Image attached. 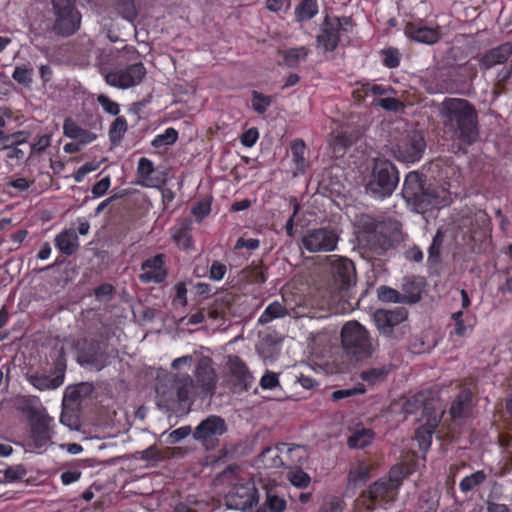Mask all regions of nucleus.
Listing matches in <instances>:
<instances>
[{"label": "nucleus", "instance_id": "39", "mask_svg": "<svg viewBox=\"0 0 512 512\" xmlns=\"http://www.w3.org/2000/svg\"><path fill=\"white\" fill-rule=\"evenodd\" d=\"M487 479V476L484 471L478 470L474 473H472L469 476H466L462 479V481L459 484L460 490L463 493H468L484 483Z\"/></svg>", "mask_w": 512, "mask_h": 512}, {"label": "nucleus", "instance_id": "54", "mask_svg": "<svg viewBox=\"0 0 512 512\" xmlns=\"http://www.w3.org/2000/svg\"><path fill=\"white\" fill-rule=\"evenodd\" d=\"M365 392V388L362 384H359L356 387L348 388V389H340L336 390L332 393L331 398L334 401H339L345 398H349L355 395L363 394Z\"/></svg>", "mask_w": 512, "mask_h": 512}, {"label": "nucleus", "instance_id": "12", "mask_svg": "<svg viewBox=\"0 0 512 512\" xmlns=\"http://www.w3.org/2000/svg\"><path fill=\"white\" fill-rule=\"evenodd\" d=\"M352 27V21L349 17H325L321 25V33L317 36V42L326 51H333L336 49L341 32L348 30Z\"/></svg>", "mask_w": 512, "mask_h": 512}, {"label": "nucleus", "instance_id": "1", "mask_svg": "<svg viewBox=\"0 0 512 512\" xmlns=\"http://www.w3.org/2000/svg\"><path fill=\"white\" fill-rule=\"evenodd\" d=\"M438 114L446 136L465 145L479 138V118L475 106L463 98H445L438 106Z\"/></svg>", "mask_w": 512, "mask_h": 512}, {"label": "nucleus", "instance_id": "9", "mask_svg": "<svg viewBox=\"0 0 512 512\" xmlns=\"http://www.w3.org/2000/svg\"><path fill=\"white\" fill-rule=\"evenodd\" d=\"M338 242L337 230L324 226L308 229L301 238V248L309 253H328L336 250Z\"/></svg>", "mask_w": 512, "mask_h": 512}, {"label": "nucleus", "instance_id": "49", "mask_svg": "<svg viewBox=\"0 0 512 512\" xmlns=\"http://www.w3.org/2000/svg\"><path fill=\"white\" fill-rule=\"evenodd\" d=\"M118 10L123 18L130 22H133L137 17V9L133 0H120Z\"/></svg>", "mask_w": 512, "mask_h": 512}, {"label": "nucleus", "instance_id": "15", "mask_svg": "<svg viewBox=\"0 0 512 512\" xmlns=\"http://www.w3.org/2000/svg\"><path fill=\"white\" fill-rule=\"evenodd\" d=\"M407 316L408 313L404 308L377 309L373 314V320L380 334L392 337L394 329L404 322Z\"/></svg>", "mask_w": 512, "mask_h": 512}, {"label": "nucleus", "instance_id": "8", "mask_svg": "<svg viewBox=\"0 0 512 512\" xmlns=\"http://www.w3.org/2000/svg\"><path fill=\"white\" fill-rule=\"evenodd\" d=\"M393 473L394 472H391V474ZM399 485V478H393L392 475H390L388 479H379L361 494V502L366 505L368 509H375L377 507L385 508L388 503L395 500L396 490Z\"/></svg>", "mask_w": 512, "mask_h": 512}, {"label": "nucleus", "instance_id": "51", "mask_svg": "<svg viewBox=\"0 0 512 512\" xmlns=\"http://www.w3.org/2000/svg\"><path fill=\"white\" fill-rule=\"evenodd\" d=\"M271 104V98L257 91L252 92V107L259 113L264 114Z\"/></svg>", "mask_w": 512, "mask_h": 512}, {"label": "nucleus", "instance_id": "50", "mask_svg": "<svg viewBox=\"0 0 512 512\" xmlns=\"http://www.w3.org/2000/svg\"><path fill=\"white\" fill-rule=\"evenodd\" d=\"M386 374L387 371L383 368H371L362 371L360 374V378L369 384H375L377 382L384 380Z\"/></svg>", "mask_w": 512, "mask_h": 512}, {"label": "nucleus", "instance_id": "53", "mask_svg": "<svg viewBox=\"0 0 512 512\" xmlns=\"http://www.w3.org/2000/svg\"><path fill=\"white\" fill-rule=\"evenodd\" d=\"M190 234L188 226H181L175 229L173 233V239L177 243L178 246L187 249L190 246Z\"/></svg>", "mask_w": 512, "mask_h": 512}, {"label": "nucleus", "instance_id": "47", "mask_svg": "<svg viewBox=\"0 0 512 512\" xmlns=\"http://www.w3.org/2000/svg\"><path fill=\"white\" fill-rule=\"evenodd\" d=\"M389 89H385L380 85L366 83L363 84L360 88L354 91L355 97L360 100L362 98L367 97L368 95H384L388 92Z\"/></svg>", "mask_w": 512, "mask_h": 512}, {"label": "nucleus", "instance_id": "36", "mask_svg": "<svg viewBox=\"0 0 512 512\" xmlns=\"http://www.w3.org/2000/svg\"><path fill=\"white\" fill-rule=\"evenodd\" d=\"M318 13L316 0H302L295 9L296 19L299 22L307 21Z\"/></svg>", "mask_w": 512, "mask_h": 512}, {"label": "nucleus", "instance_id": "45", "mask_svg": "<svg viewBox=\"0 0 512 512\" xmlns=\"http://www.w3.org/2000/svg\"><path fill=\"white\" fill-rule=\"evenodd\" d=\"M356 140V137L348 132H337L333 136V140L331 142V145L333 146L334 152H341L344 149H346L348 146H351L354 141Z\"/></svg>", "mask_w": 512, "mask_h": 512}, {"label": "nucleus", "instance_id": "32", "mask_svg": "<svg viewBox=\"0 0 512 512\" xmlns=\"http://www.w3.org/2000/svg\"><path fill=\"white\" fill-rule=\"evenodd\" d=\"M154 172V165L151 160L146 157L139 159L137 174L140 178L138 184L143 187H154L156 184L153 182L151 175Z\"/></svg>", "mask_w": 512, "mask_h": 512}, {"label": "nucleus", "instance_id": "33", "mask_svg": "<svg viewBox=\"0 0 512 512\" xmlns=\"http://www.w3.org/2000/svg\"><path fill=\"white\" fill-rule=\"evenodd\" d=\"M282 452V444L280 446L266 448L261 453V460L264 465L270 468L284 466L285 458Z\"/></svg>", "mask_w": 512, "mask_h": 512}, {"label": "nucleus", "instance_id": "61", "mask_svg": "<svg viewBox=\"0 0 512 512\" xmlns=\"http://www.w3.org/2000/svg\"><path fill=\"white\" fill-rule=\"evenodd\" d=\"M210 211H211V206L208 201L198 202L192 208V214L196 217V219L198 221H201L203 218H205L207 215H209Z\"/></svg>", "mask_w": 512, "mask_h": 512}, {"label": "nucleus", "instance_id": "35", "mask_svg": "<svg viewBox=\"0 0 512 512\" xmlns=\"http://www.w3.org/2000/svg\"><path fill=\"white\" fill-rule=\"evenodd\" d=\"M34 69L30 64L17 65L12 78L18 84L30 88L33 83Z\"/></svg>", "mask_w": 512, "mask_h": 512}, {"label": "nucleus", "instance_id": "21", "mask_svg": "<svg viewBox=\"0 0 512 512\" xmlns=\"http://www.w3.org/2000/svg\"><path fill=\"white\" fill-rule=\"evenodd\" d=\"M141 270L142 272L139 275V279L143 283L162 282L167 275V271L164 267V255L158 254L147 259L143 262Z\"/></svg>", "mask_w": 512, "mask_h": 512}, {"label": "nucleus", "instance_id": "38", "mask_svg": "<svg viewBox=\"0 0 512 512\" xmlns=\"http://www.w3.org/2000/svg\"><path fill=\"white\" fill-rule=\"evenodd\" d=\"M287 311L278 301L269 304L258 319V323L265 325L274 319L284 317Z\"/></svg>", "mask_w": 512, "mask_h": 512}, {"label": "nucleus", "instance_id": "23", "mask_svg": "<svg viewBox=\"0 0 512 512\" xmlns=\"http://www.w3.org/2000/svg\"><path fill=\"white\" fill-rule=\"evenodd\" d=\"M405 33L414 41L427 45H433L441 38V34L438 29L427 26H416L414 24H408L406 26Z\"/></svg>", "mask_w": 512, "mask_h": 512}, {"label": "nucleus", "instance_id": "64", "mask_svg": "<svg viewBox=\"0 0 512 512\" xmlns=\"http://www.w3.org/2000/svg\"><path fill=\"white\" fill-rule=\"evenodd\" d=\"M110 177H104L100 181H98L96 184L93 185L91 192L94 195V197H101L103 196L110 187Z\"/></svg>", "mask_w": 512, "mask_h": 512}, {"label": "nucleus", "instance_id": "37", "mask_svg": "<svg viewBox=\"0 0 512 512\" xmlns=\"http://www.w3.org/2000/svg\"><path fill=\"white\" fill-rule=\"evenodd\" d=\"M309 50L305 47L290 48L282 52L284 63L290 68H296L308 56Z\"/></svg>", "mask_w": 512, "mask_h": 512}, {"label": "nucleus", "instance_id": "60", "mask_svg": "<svg viewBox=\"0 0 512 512\" xmlns=\"http://www.w3.org/2000/svg\"><path fill=\"white\" fill-rule=\"evenodd\" d=\"M383 63L389 68H395L400 63L399 52L397 49L389 48L383 51Z\"/></svg>", "mask_w": 512, "mask_h": 512}, {"label": "nucleus", "instance_id": "46", "mask_svg": "<svg viewBox=\"0 0 512 512\" xmlns=\"http://www.w3.org/2000/svg\"><path fill=\"white\" fill-rule=\"evenodd\" d=\"M379 300L387 303H403L401 292L389 286L382 285L377 289Z\"/></svg>", "mask_w": 512, "mask_h": 512}, {"label": "nucleus", "instance_id": "31", "mask_svg": "<svg viewBox=\"0 0 512 512\" xmlns=\"http://www.w3.org/2000/svg\"><path fill=\"white\" fill-rule=\"evenodd\" d=\"M63 381V373L56 376L31 375L29 377V382L39 390L56 389L63 384Z\"/></svg>", "mask_w": 512, "mask_h": 512}, {"label": "nucleus", "instance_id": "11", "mask_svg": "<svg viewBox=\"0 0 512 512\" xmlns=\"http://www.w3.org/2000/svg\"><path fill=\"white\" fill-rule=\"evenodd\" d=\"M425 148L426 142L423 133L410 130L398 140L392 151L399 161L413 163L422 158Z\"/></svg>", "mask_w": 512, "mask_h": 512}, {"label": "nucleus", "instance_id": "29", "mask_svg": "<svg viewBox=\"0 0 512 512\" xmlns=\"http://www.w3.org/2000/svg\"><path fill=\"white\" fill-rule=\"evenodd\" d=\"M422 281L415 277H405L402 283V299L405 304H413L420 300Z\"/></svg>", "mask_w": 512, "mask_h": 512}, {"label": "nucleus", "instance_id": "55", "mask_svg": "<svg viewBox=\"0 0 512 512\" xmlns=\"http://www.w3.org/2000/svg\"><path fill=\"white\" fill-rule=\"evenodd\" d=\"M291 151H292L293 161L298 166H303L305 163V157H304L305 144H304V142L302 140H296L291 147Z\"/></svg>", "mask_w": 512, "mask_h": 512}, {"label": "nucleus", "instance_id": "18", "mask_svg": "<svg viewBox=\"0 0 512 512\" xmlns=\"http://www.w3.org/2000/svg\"><path fill=\"white\" fill-rule=\"evenodd\" d=\"M108 355L104 346L99 342L85 345L79 352L77 361L81 366H90L102 370L107 365Z\"/></svg>", "mask_w": 512, "mask_h": 512}, {"label": "nucleus", "instance_id": "5", "mask_svg": "<svg viewBox=\"0 0 512 512\" xmlns=\"http://www.w3.org/2000/svg\"><path fill=\"white\" fill-rule=\"evenodd\" d=\"M399 182L395 165L384 158H375L369 181L366 184L367 193L375 198L383 199L392 195Z\"/></svg>", "mask_w": 512, "mask_h": 512}, {"label": "nucleus", "instance_id": "6", "mask_svg": "<svg viewBox=\"0 0 512 512\" xmlns=\"http://www.w3.org/2000/svg\"><path fill=\"white\" fill-rule=\"evenodd\" d=\"M53 22L49 31L58 37H69L81 26V14L76 7V0H51Z\"/></svg>", "mask_w": 512, "mask_h": 512}, {"label": "nucleus", "instance_id": "52", "mask_svg": "<svg viewBox=\"0 0 512 512\" xmlns=\"http://www.w3.org/2000/svg\"><path fill=\"white\" fill-rule=\"evenodd\" d=\"M178 132L174 128H168L163 134L156 136L152 144L154 146L171 145L177 141Z\"/></svg>", "mask_w": 512, "mask_h": 512}, {"label": "nucleus", "instance_id": "58", "mask_svg": "<svg viewBox=\"0 0 512 512\" xmlns=\"http://www.w3.org/2000/svg\"><path fill=\"white\" fill-rule=\"evenodd\" d=\"M193 433V430L190 426H182L174 431H172L168 436V443L173 445L186 438L190 434Z\"/></svg>", "mask_w": 512, "mask_h": 512}, {"label": "nucleus", "instance_id": "4", "mask_svg": "<svg viewBox=\"0 0 512 512\" xmlns=\"http://www.w3.org/2000/svg\"><path fill=\"white\" fill-rule=\"evenodd\" d=\"M422 408L423 424L416 430L415 437L422 450H427L432 441V434L438 427L442 411L437 410L436 403L434 401L425 402L422 394L416 395L411 399H408L404 404V411L407 414H413L418 408Z\"/></svg>", "mask_w": 512, "mask_h": 512}, {"label": "nucleus", "instance_id": "57", "mask_svg": "<svg viewBox=\"0 0 512 512\" xmlns=\"http://www.w3.org/2000/svg\"><path fill=\"white\" fill-rule=\"evenodd\" d=\"M82 128L71 118H66L63 123V133L66 137L76 139Z\"/></svg>", "mask_w": 512, "mask_h": 512}, {"label": "nucleus", "instance_id": "3", "mask_svg": "<svg viewBox=\"0 0 512 512\" xmlns=\"http://www.w3.org/2000/svg\"><path fill=\"white\" fill-rule=\"evenodd\" d=\"M340 338L344 352L351 359H367L376 348L369 331L355 320L348 321L342 326Z\"/></svg>", "mask_w": 512, "mask_h": 512}, {"label": "nucleus", "instance_id": "7", "mask_svg": "<svg viewBox=\"0 0 512 512\" xmlns=\"http://www.w3.org/2000/svg\"><path fill=\"white\" fill-rule=\"evenodd\" d=\"M194 382L189 375H168L156 386L158 405L170 408L176 403L189 400Z\"/></svg>", "mask_w": 512, "mask_h": 512}, {"label": "nucleus", "instance_id": "19", "mask_svg": "<svg viewBox=\"0 0 512 512\" xmlns=\"http://www.w3.org/2000/svg\"><path fill=\"white\" fill-rule=\"evenodd\" d=\"M227 365L231 380L238 391L249 390L254 382V377L242 359L236 355H230Z\"/></svg>", "mask_w": 512, "mask_h": 512}, {"label": "nucleus", "instance_id": "17", "mask_svg": "<svg viewBox=\"0 0 512 512\" xmlns=\"http://www.w3.org/2000/svg\"><path fill=\"white\" fill-rule=\"evenodd\" d=\"M331 273L340 288L348 289L356 283L354 264L345 257H330Z\"/></svg>", "mask_w": 512, "mask_h": 512}, {"label": "nucleus", "instance_id": "16", "mask_svg": "<svg viewBox=\"0 0 512 512\" xmlns=\"http://www.w3.org/2000/svg\"><path fill=\"white\" fill-rule=\"evenodd\" d=\"M52 418L44 411L34 410L30 416L32 439L37 448L45 447L51 439Z\"/></svg>", "mask_w": 512, "mask_h": 512}, {"label": "nucleus", "instance_id": "26", "mask_svg": "<svg viewBox=\"0 0 512 512\" xmlns=\"http://www.w3.org/2000/svg\"><path fill=\"white\" fill-rule=\"evenodd\" d=\"M471 407L472 393L463 389L453 400L449 412L452 418H463L469 415Z\"/></svg>", "mask_w": 512, "mask_h": 512}, {"label": "nucleus", "instance_id": "30", "mask_svg": "<svg viewBox=\"0 0 512 512\" xmlns=\"http://www.w3.org/2000/svg\"><path fill=\"white\" fill-rule=\"evenodd\" d=\"M439 497L440 493L435 487L424 490L419 496L415 512H437Z\"/></svg>", "mask_w": 512, "mask_h": 512}, {"label": "nucleus", "instance_id": "2", "mask_svg": "<svg viewBox=\"0 0 512 512\" xmlns=\"http://www.w3.org/2000/svg\"><path fill=\"white\" fill-rule=\"evenodd\" d=\"M402 196L417 213L444 205L447 202V191L433 184H427L418 172H409L405 178Z\"/></svg>", "mask_w": 512, "mask_h": 512}, {"label": "nucleus", "instance_id": "41", "mask_svg": "<svg viewBox=\"0 0 512 512\" xmlns=\"http://www.w3.org/2000/svg\"><path fill=\"white\" fill-rule=\"evenodd\" d=\"M287 480L295 487L304 489L311 483V477L300 468H293L287 472Z\"/></svg>", "mask_w": 512, "mask_h": 512}, {"label": "nucleus", "instance_id": "56", "mask_svg": "<svg viewBox=\"0 0 512 512\" xmlns=\"http://www.w3.org/2000/svg\"><path fill=\"white\" fill-rule=\"evenodd\" d=\"M97 101L106 113L113 116L119 114L120 108L118 103L112 101L108 96L101 94L98 96Z\"/></svg>", "mask_w": 512, "mask_h": 512}, {"label": "nucleus", "instance_id": "24", "mask_svg": "<svg viewBox=\"0 0 512 512\" xmlns=\"http://www.w3.org/2000/svg\"><path fill=\"white\" fill-rule=\"evenodd\" d=\"M91 391L92 386L86 383L67 387L63 396V409L73 411L80 405L81 399L88 396Z\"/></svg>", "mask_w": 512, "mask_h": 512}, {"label": "nucleus", "instance_id": "48", "mask_svg": "<svg viewBox=\"0 0 512 512\" xmlns=\"http://www.w3.org/2000/svg\"><path fill=\"white\" fill-rule=\"evenodd\" d=\"M443 242H444V233L441 230H438L436 232L435 236L433 237L432 243L428 249V254H429L428 258L430 261H433V262L439 261Z\"/></svg>", "mask_w": 512, "mask_h": 512}, {"label": "nucleus", "instance_id": "62", "mask_svg": "<svg viewBox=\"0 0 512 512\" xmlns=\"http://www.w3.org/2000/svg\"><path fill=\"white\" fill-rule=\"evenodd\" d=\"M26 475V470L21 466L10 467L5 470L4 476L7 481L15 482L21 480Z\"/></svg>", "mask_w": 512, "mask_h": 512}, {"label": "nucleus", "instance_id": "20", "mask_svg": "<svg viewBox=\"0 0 512 512\" xmlns=\"http://www.w3.org/2000/svg\"><path fill=\"white\" fill-rule=\"evenodd\" d=\"M217 383L215 369L209 359H201L195 371V388H200L205 395H213Z\"/></svg>", "mask_w": 512, "mask_h": 512}, {"label": "nucleus", "instance_id": "40", "mask_svg": "<svg viewBox=\"0 0 512 512\" xmlns=\"http://www.w3.org/2000/svg\"><path fill=\"white\" fill-rule=\"evenodd\" d=\"M357 226L362 240L364 236H369L370 234L380 231L379 227L381 224L369 215H361L357 219Z\"/></svg>", "mask_w": 512, "mask_h": 512}, {"label": "nucleus", "instance_id": "43", "mask_svg": "<svg viewBox=\"0 0 512 512\" xmlns=\"http://www.w3.org/2000/svg\"><path fill=\"white\" fill-rule=\"evenodd\" d=\"M128 129L127 121L124 117H117L111 124L109 129V137L113 144H117L122 139Z\"/></svg>", "mask_w": 512, "mask_h": 512}, {"label": "nucleus", "instance_id": "34", "mask_svg": "<svg viewBox=\"0 0 512 512\" xmlns=\"http://www.w3.org/2000/svg\"><path fill=\"white\" fill-rule=\"evenodd\" d=\"M373 436L372 430L358 428L348 437L347 444L350 448H364L371 444Z\"/></svg>", "mask_w": 512, "mask_h": 512}, {"label": "nucleus", "instance_id": "59", "mask_svg": "<svg viewBox=\"0 0 512 512\" xmlns=\"http://www.w3.org/2000/svg\"><path fill=\"white\" fill-rule=\"evenodd\" d=\"M279 385L278 374L266 371L260 379V386L265 390H271Z\"/></svg>", "mask_w": 512, "mask_h": 512}, {"label": "nucleus", "instance_id": "28", "mask_svg": "<svg viewBox=\"0 0 512 512\" xmlns=\"http://www.w3.org/2000/svg\"><path fill=\"white\" fill-rule=\"evenodd\" d=\"M361 241L374 256L384 255L391 246L389 238L381 231L364 236Z\"/></svg>", "mask_w": 512, "mask_h": 512}, {"label": "nucleus", "instance_id": "44", "mask_svg": "<svg viewBox=\"0 0 512 512\" xmlns=\"http://www.w3.org/2000/svg\"><path fill=\"white\" fill-rule=\"evenodd\" d=\"M265 506L271 512H284L287 503L283 497H280L274 490L269 489L266 494Z\"/></svg>", "mask_w": 512, "mask_h": 512}, {"label": "nucleus", "instance_id": "42", "mask_svg": "<svg viewBox=\"0 0 512 512\" xmlns=\"http://www.w3.org/2000/svg\"><path fill=\"white\" fill-rule=\"evenodd\" d=\"M370 477V468L364 463H359L349 472L348 481L354 486L364 484Z\"/></svg>", "mask_w": 512, "mask_h": 512}, {"label": "nucleus", "instance_id": "22", "mask_svg": "<svg viewBox=\"0 0 512 512\" xmlns=\"http://www.w3.org/2000/svg\"><path fill=\"white\" fill-rule=\"evenodd\" d=\"M512 55V44L503 43L500 46L486 52L480 59V68L484 70L503 64Z\"/></svg>", "mask_w": 512, "mask_h": 512}, {"label": "nucleus", "instance_id": "13", "mask_svg": "<svg viewBox=\"0 0 512 512\" xmlns=\"http://www.w3.org/2000/svg\"><path fill=\"white\" fill-rule=\"evenodd\" d=\"M146 74L144 65L139 62L132 64L126 68H116L104 74L105 81L108 85L127 89L141 83Z\"/></svg>", "mask_w": 512, "mask_h": 512}, {"label": "nucleus", "instance_id": "27", "mask_svg": "<svg viewBox=\"0 0 512 512\" xmlns=\"http://www.w3.org/2000/svg\"><path fill=\"white\" fill-rule=\"evenodd\" d=\"M55 245L61 253L70 256L79 248L78 236L74 229H66L55 238Z\"/></svg>", "mask_w": 512, "mask_h": 512}, {"label": "nucleus", "instance_id": "25", "mask_svg": "<svg viewBox=\"0 0 512 512\" xmlns=\"http://www.w3.org/2000/svg\"><path fill=\"white\" fill-rule=\"evenodd\" d=\"M282 451L285 458L284 466L289 470L299 468L307 459L306 449L300 445L282 444Z\"/></svg>", "mask_w": 512, "mask_h": 512}, {"label": "nucleus", "instance_id": "63", "mask_svg": "<svg viewBox=\"0 0 512 512\" xmlns=\"http://www.w3.org/2000/svg\"><path fill=\"white\" fill-rule=\"evenodd\" d=\"M99 167V164H94L92 162L90 163H85L84 165H82L81 167H79L77 169V171L74 173V180L76 182H82L85 178V176L90 173V172H93L95 170H97Z\"/></svg>", "mask_w": 512, "mask_h": 512}, {"label": "nucleus", "instance_id": "10", "mask_svg": "<svg viewBox=\"0 0 512 512\" xmlns=\"http://www.w3.org/2000/svg\"><path fill=\"white\" fill-rule=\"evenodd\" d=\"M227 431L225 419L218 415H209L195 427L192 437L209 451L218 447L219 438Z\"/></svg>", "mask_w": 512, "mask_h": 512}, {"label": "nucleus", "instance_id": "14", "mask_svg": "<svg viewBox=\"0 0 512 512\" xmlns=\"http://www.w3.org/2000/svg\"><path fill=\"white\" fill-rule=\"evenodd\" d=\"M229 509L245 511L258 503L257 490L250 480L235 484L225 496Z\"/></svg>", "mask_w": 512, "mask_h": 512}]
</instances>
